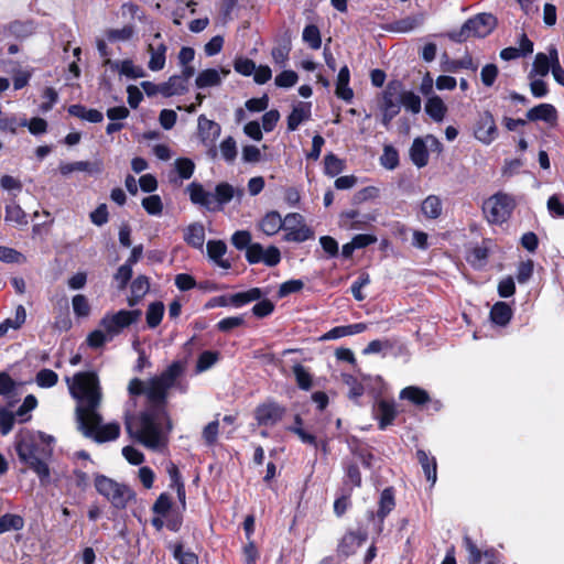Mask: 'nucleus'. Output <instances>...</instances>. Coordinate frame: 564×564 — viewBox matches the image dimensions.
Masks as SVG:
<instances>
[{
	"label": "nucleus",
	"mask_w": 564,
	"mask_h": 564,
	"mask_svg": "<svg viewBox=\"0 0 564 564\" xmlns=\"http://www.w3.org/2000/svg\"><path fill=\"white\" fill-rule=\"evenodd\" d=\"M65 380L70 395L77 401L76 422L83 435L97 443L117 440L120 425L117 422L102 424V416L98 411L102 402L98 376L91 371L78 372Z\"/></svg>",
	"instance_id": "nucleus-1"
},
{
	"label": "nucleus",
	"mask_w": 564,
	"mask_h": 564,
	"mask_svg": "<svg viewBox=\"0 0 564 564\" xmlns=\"http://www.w3.org/2000/svg\"><path fill=\"white\" fill-rule=\"evenodd\" d=\"M124 426L131 438L153 451H161L166 446L172 430L164 403L150 405L138 415L127 413Z\"/></svg>",
	"instance_id": "nucleus-2"
},
{
	"label": "nucleus",
	"mask_w": 564,
	"mask_h": 564,
	"mask_svg": "<svg viewBox=\"0 0 564 564\" xmlns=\"http://www.w3.org/2000/svg\"><path fill=\"white\" fill-rule=\"evenodd\" d=\"M55 438L42 432L22 431L17 435L15 451L19 459L32 469L42 485H47L51 471L47 459L53 454Z\"/></svg>",
	"instance_id": "nucleus-3"
},
{
	"label": "nucleus",
	"mask_w": 564,
	"mask_h": 564,
	"mask_svg": "<svg viewBox=\"0 0 564 564\" xmlns=\"http://www.w3.org/2000/svg\"><path fill=\"white\" fill-rule=\"evenodd\" d=\"M181 372L182 366L178 362H174L160 376L149 380L147 384L139 379H132L128 390L131 394L145 393L150 405L164 403L167 390L174 386Z\"/></svg>",
	"instance_id": "nucleus-4"
},
{
	"label": "nucleus",
	"mask_w": 564,
	"mask_h": 564,
	"mask_svg": "<svg viewBox=\"0 0 564 564\" xmlns=\"http://www.w3.org/2000/svg\"><path fill=\"white\" fill-rule=\"evenodd\" d=\"M496 24L497 20L492 14L480 13L467 20L460 30L451 32L448 36L455 42H464L471 36L485 37L491 33Z\"/></svg>",
	"instance_id": "nucleus-5"
},
{
	"label": "nucleus",
	"mask_w": 564,
	"mask_h": 564,
	"mask_svg": "<svg viewBox=\"0 0 564 564\" xmlns=\"http://www.w3.org/2000/svg\"><path fill=\"white\" fill-rule=\"evenodd\" d=\"M96 490L111 502L115 508L122 509L127 506L128 501L132 498L131 489L123 485L108 478L104 475H97L95 478Z\"/></svg>",
	"instance_id": "nucleus-6"
},
{
	"label": "nucleus",
	"mask_w": 564,
	"mask_h": 564,
	"mask_svg": "<svg viewBox=\"0 0 564 564\" xmlns=\"http://www.w3.org/2000/svg\"><path fill=\"white\" fill-rule=\"evenodd\" d=\"M140 310H120L118 312L106 313L99 322V327L108 332V334L115 338L124 328L137 323L141 317Z\"/></svg>",
	"instance_id": "nucleus-7"
},
{
	"label": "nucleus",
	"mask_w": 564,
	"mask_h": 564,
	"mask_svg": "<svg viewBox=\"0 0 564 564\" xmlns=\"http://www.w3.org/2000/svg\"><path fill=\"white\" fill-rule=\"evenodd\" d=\"M513 207L511 196L498 193L484 203L482 209L489 223L502 224L510 217Z\"/></svg>",
	"instance_id": "nucleus-8"
},
{
	"label": "nucleus",
	"mask_w": 564,
	"mask_h": 564,
	"mask_svg": "<svg viewBox=\"0 0 564 564\" xmlns=\"http://www.w3.org/2000/svg\"><path fill=\"white\" fill-rule=\"evenodd\" d=\"M282 229L285 230L284 240L286 241L303 242L314 236L313 230L305 225L304 218L297 213L285 216Z\"/></svg>",
	"instance_id": "nucleus-9"
},
{
	"label": "nucleus",
	"mask_w": 564,
	"mask_h": 564,
	"mask_svg": "<svg viewBox=\"0 0 564 564\" xmlns=\"http://www.w3.org/2000/svg\"><path fill=\"white\" fill-rule=\"evenodd\" d=\"M475 138L484 144L492 143L497 135V126L492 115L485 111L479 115L474 131Z\"/></svg>",
	"instance_id": "nucleus-10"
},
{
	"label": "nucleus",
	"mask_w": 564,
	"mask_h": 564,
	"mask_svg": "<svg viewBox=\"0 0 564 564\" xmlns=\"http://www.w3.org/2000/svg\"><path fill=\"white\" fill-rule=\"evenodd\" d=\"M161 33L156 32L152 41L148 43L147 51L150 55L148 67L152 72H159L165 66L167 46L161 41Z\"/></svg>",
	"instance_id": "nucleus-11"
},
{
	"label": "nucleus",
	"mask_w": 564,
	"mask_h": 564,
	"mask_svg": "<svg viewBox=\"0 0 564 564\" xmlns=\"http://www.w3.org/2000/svg\"><path fill=\"white\" fill-rule=\"evenodd\" d=\"M197 129L200 141L205 147L210 148V152L213 153V156H215L216 151L214 145L221 133L220 126L217 122L207 119L204 115H200L198 117Z\"/></svg>",
	"instance_id": "nucleus-12"
},
{
	"label": "nucleus",
	"mask_w": 564,
	"mask_h": 564,
	"mask_svg": "<svg viewBox=\"0 0 564 564\" xmlns=\"http://www.w3.org/2000/svg\"><path fill=\"white\" fill-rule=\"evenodd\" d=\"M285 409L275 402H267L256 409V420L259 425L273 426L282 420Z\"/></svg>",
	"instance_id": "nucleus-13"
},
{
	"label": "nucleus",
	"mask_w": 564,
	"mask_h": 564,
	"mask_svg": "<svg viewBox=\"0 0 564 564\" xmlns=\"http://www.w3.org/2000/svg\"><path fill=\"white\" fill-rule=\"evenodd\" d=\"M186 193L193 204L199 205L208 210H215L213 193L206 191L202 184L193 182L187 185Z\"/></svg>",
	"instance_id": "nucleus-14"
},
{
	"label": "nucleus",
	"mask_w": 564,
	"mask_h": 564,
	"mask_svg": "<svg viewBox=\"0 0 564 564\" xmlns=\"http://www.w3.org/2000/svg\"><path fill=\"white\" fill-rule=\"evenodd\" d=\"M213 195L216 210L221 209L224 205L228 204L235 197L240 200L243 196V189L223 182L216 185L215 193Z\"/></svg>",
	"instance_id": "nucleus-15"
},
{
	"label": "nucleus",
	"mask_w": 564,
	"mask_h": 564,
	"mask_svg": "<svg viewBox=\"0 0 564 564\" xmlns=\"http://www.w3.org/2000/svg\"><path fill=\"white\" fill-rule=\"evenodd\" d=\"M399 84L389 85L383 95L384 123L394 117L400 110Z\"/></svg>",
	"instance_id": "nucleus-16"
},
{
	"label": "nucleus",
	"mask_w": 564,
	"mask_h": 564,
	"mask_svg": "<svg viewBox=\"0 0 564 564\" xmlns=\"http://www.w3.org/2000/svg\"><path fill=\"white\" fill-rule=\"evenodd\" d=\"M375 416L379 421V429L386 430L397 416L394 402L387 400L378 401L375 406Z\"/></svg>",
	"instance_id": "nucleus-17"
},
{
	"label": "nucleus",
	"mask_w": 564,
	"mask_h": 564,
	"mask_svg": "<svg viewBox=\"0 0 564 564\" xmlns=\"http://www.w3.org/2000/svg\"><path fill=\"white\" fill-rule=\"evenodd\" d=\"M367 535L364 532H348L345 534L338 545V552L348 556L356 552L364 542L366 541Z\"/></svg>",
	"instance_id": "nucleus-18"
},
{
	"label": "nucleus",
	"mask_w": 564,
	"mask_h": 564,
	"mask_svg": "<svg viewBox=\"0 0 564 564\" xmlns=\"http://www.w3.org/2000/svg\"><path fill=\"white\" fill-rule=\"evenodd\" d=\"M350 72L347 66H343L339 69L336 80L335 94L339 99L350 102L354 98V91L349 87Z\"/></svg>",
	"instance_id": "nucleus-19"
},
{
	"label": "nucleus",
	"mask_w": 564,
	"mask_h": 564,
	"mask_svg": "<svg viewBox=\"0 0 564 564\" xmlns=\"http://www.w3.org/2000/svg\"><path fill=\"white\" fill-rule=\"evenodd\" d=\"M311 102H297L288 117V129L294 131L299 126L311 118Z\"/></svg>",
	"instance_id": "nucleus-20"
},
{
	"label": "nucleus",
	"mask_w": 564,
	"mask_h": 564,
	"mask_svg": "<svg viewBox=\"0 0 564 564\" xmlns=\"http://www.w3.org/2000/svg\"><path fill=\"white\" fill-rule=\"evenodd\" d=\"M184 241L196 249H202L205 242V228L199 223H194L184 229Z\"/></svg>",
	"instance_id": "nucleus-21"
},
{
	"label": "nucleus",
	"mask_w": 564,
	"mask_h": 564,
	"mask_svg": "<svg viewBox=\"0 0 564 564\" xmlns=\"http://www.w3.org/2000/svg\"><path fill=\"white\" fill-rule=\"evenodd\" d=\"M267 295V292L260 288H252L243 292L230 294L231 306L241 307L254 301H259Z\"/></svg>",
	"instance_id": "nucleus-22"
},
{
	"label": "nucleus",
	"mask_w": 564,
	"mask_h": 564,
	"mask_svg": "<svg viewBox=\"0 0 564 564\" xmlns=\"http://www.w3.org/2000/svg\"><path fill=\"white\" fill-rule=\"evenodd\" d=\"M421 213L426 219H437L443 213V202L437 195H429L421 203Z\"/></svg>",
	"instance_id": "nucleus-23"
},
{
	"label": "nucleus",
	"mask_w": 564,
	"mask_h": 564,
	"mask_svg": "<svg viewBox=\"0 0 564 564\" xmlns=\"http://www.w3.org/2000/svg\"><path fill=\"white\" fill-rule=\"evenodd\" d=\"M228 70H218L215 68H208L198 74L196 77V86L198 88H207L218 86L221 83L223 76H226Z\"/></svg>",
	"instance_id": "nucleus-24"
},
{
	"label": "nucleus",
	"mask_w": 564,
	"mask_h": 564,
	"mask_svg": "<svg viewBox=\"0 0 564 564\" xmlns=\"http://www.w3.org/2000/svg\"><path fill=\"white\" fill-rule=\"evenodd\" d=\"M227 251L226 245L220 240H210L207 242L208 257L220 268L227 270L230 268L228 260L224 259Z\"/></svg>",
	"instance_id": "nucleus-25"
},
{
	"label": "nucleus",
	"mask_w": 564,
	"mask_h": 564,
	"mask_svg": "<svg viewBox=\"0 0 564 564\" xmlns=\"http://www.w3.org/2000/svg\"><path fill=\"white\" fill-rule=\"evenodd\" d=\"M416 458L424 471V475L432 485L436 482L437 473H436V459L433 456H430L425 451L417 449Z\"/></svg>",
	"instance_id": "nucleus-26"
},
{
	"label": "nucleus",
	"mask_w": 564,
	"mask_h": 564,
	"mask_svg": "<svg viewBox=\"0 0 564 564\" xmlns=\"http://www.w3.org/2000/svg\"><path fill=\"white\" fill-rule=\"evenodd\" d=\"M527 118L531 121L553 122L556 120V109L550 104H541L531 108L527 112Z\"/></svg>",
	"instance_id": "nucleus-27"
},
{
	"label": "nucleus",
	"mask_w": 564,
	"mask_h": 564,
	"mask_svg": "<svg viewBox=\"0 0 564 564\" xmlns=\"http://www.w3.org/2000/svg\"><path fill=\"white\" fill-rule=\"evenodd\" d=\"M553 67V59L551 58V54L547 51V54L545 53H538L535 55L532 69L529 73V78H533L536 76L544 77L549 74L550 69L552 70Z\"/></svg>",
	"instance_id": "nucleus-28"
},
{
	"label": "nucleus",
	"mask_w": 564,
	"mask_h": 564,
	"mask_svg": "<svg viewBox=\"0 0 564 564\" xmlns=\"http://www.w3.org/2000/svg\"><path fill=\"white\" fill-rule=\"evenodd\" d=\"M106 64L110 65L112 69H116L126 77L135 79L140 78L144 75L143 69L139 66H135L131 59H124L121 62H111L109 58L106 61Z\"/></svg>",
	"instance_id": "nucleus-29"
},
{
	"label": "nucleus",
	"mask_w": 564,
	"mask_h": 564,
	"mask_svg": "<svg viewBox=\"0 0 564 564\" xmlns=\"http://www.w3.org/2000/svg\"><path fill=\"white\" fill-rule=\"evenodd\" d=\"M367 329V324L365 323H356L346 326H337L327 332L323 338L327 340L338 339L344 336L356 335L365 332Z\"/></svg>",
	"instance_id": "nucleus-30"
},
{
	"label": "nucleus",
	"mask_w": 564,
	"mask_h": 564,
	"mask_svg": "<svg viewBox=\"0 0 564 564\" xmlns=\"http://www.w3.org/2000/svg\"><path fill=\"white\" fill-rule=\"evenodd\" d=\"M426 113L436 122L443 121L447 112V107L441 97L433 95L425 104Z\"/></svg>",
	"instance_id": "nucleus-31"
},
{
	"label": "nucleus",
	"mask_w": 564,
	"mask_h": 564,
	"mask_svg": "<svg viewBox=\"0 0 564 564\" xmlns=\"http://www.w3.org/2000/svg\"><path fill=\"white\" fill-rule=\"evenodd\" d=\"M281 215L278 212L268 213L260 221V229L268 236L275 235L283 227Z\"/></svg>",
	"instance_id": "nucleus-32"
},
{
	"label": "nucleus",
	"mask_w": 564,
	"mask_h": 564,
	"mask_svg": "<svg viewBox=\"0 0 564 564\" xmlns=\"http://www.w3.org/2000/svg\"><path fill=\"white\" fill-rule=\"evenodd\" d=\"M150 290V282L145 275L137 276L131 283V297L129 305H135Z\"/></svg>",
	"instance_id": "nucleus-33"
},
{
	"label": "nucleus",
	"mask_w": 564,
	"mask_h": 564,
	"mask_svg": "<svg viewBox=\"0 0 564 564\" xmlns=\"http://www.w3.org/2000/svg\"><path fill=\"white\" fill-rule=\"evenodd\" d=\"M400 399L409 400L413 404L422 405L430 401L429 393L422 388L410 386L400 391Z\"/></svg>",
	"instance_id": "nucleus-34"
},
{
	"label": "nucleus",
	"mask_w": 564,
	"mask_h": 564,
	"mask_svg": "<svg viewBox=\"0 0 564 564\" xmlns=\"http://www.w3.org/2000/svg\"><path fill=\"white\" fill-rule=\"evenodd\" d=\"M410 155L412 162L417 167H423L427 164L429 161V153L426 150V143L424 140L417 138L413 141L412 147L410 149Z\"/></svg>",
	"instance_id": "nucleus-35"
},
{
	"label": "nucleus",
	"mask_w": 564,
	"mask_h": 564,
	"mask_svg": "<svg viewBox=\"0 0 564 564\" xmlns=\"http://www.w3.org/2000/svg\"><path fill=\"white\" fill-rule=\"evenodd\" d=\"M395 500L392 488H386L380 496L379 509L377 517L380 522H383L384 518L394 509Z\"/></svg>",
	"instance_id": "nucleus-36"
},
{
	"label": "nucleus",
	"mask_w": 564,
	"mask_h": 564,
	"mask_svg": "<svg viewBox=\"0 0 564 564\" xmlns=\"http://www.w3.org/2000/svg\"><path fill=\"white\" fill-rule=\"evenodd\" d=\"M511 316V307L505 302H497L490 311L491 321L500 326L507 325Z\"/></svg>",
	"instance_id": "nucleus-37"
},
{
	"label": "nucleus",
	"mask_w": 564,
	"mask_h": 564,
	"mask_svg": "<svg viewBox=\"0 0 564 564\" xmlns=\"http://www.w3.org/2000/svg\"><path fill=\"white\" fill-rule=\"evenodd\" d=\"M26 312L22 305L15 308L13 318H7L0 324V337H3L10 328L19 329L25 322Z\"/></svg>",
	"instance_id": "nucleus-38"
},
{
	"label": "nucleus",
	"mask_w": 564,
	"mask_h": 564,
	"mask_svg": "<svg viewBox=\"0 0 564 564\" xmlns=\"http://www.w3.org/2000/svg\"><path fill=\"white\" fill-rule=\"evenodd\" d=\"M163 96L171 97L174 95L183 94L187 85L184 83L183 77H178L177 75L171 76L167 82L162 83Z\"/></svg>",
	"instance_id": "nucleus-39"
},
{
	"label": "nucleus",
	"mask_w": 564,
	"mask_h": 564,
	"mask_svg": "<svg viewBox=\"0 0 564 564\" xmlns=\"http://www.w3.org/2000/svg\"><path fill=\"white\" fill-rule=\"evenodd\" d=\"M4 220L7 223H12L17 226H25L28 224L25 213L17 204H10L6 207Z\"/></svg>",
	"instance_id": "nucleus-40"
},
{
	"label": "nucleus",
	"mask_w": 564,
	"mask_h": 564,
	"mask_svg": "<svg viewBox=\"0 0 564 564\" xmlns=\"http://www.w3.org/2000/svg\"><path fill=\"white\" fill-rule=\"evenodd\" d=\"M164 314V305L162 302L151 303L147 310V324L149 327H156L163 317Z\"/></svg>",
	"instance_id": "nucleus-41"
},
{
	"label": "nucleus",
	"mask_w": 564,
	"mask_h": 564,
	"mask_svg": "<svg viewBox=\"0 0 564 564\" xmlns=\"http://www.w3.org/2000/svg\"><path fill=\"white\" fill-rule=\"evenodd\" d=\"M400 105L412 113H419L421 111V99L413 91L400 93Z\"/></svg>",
	"instance_id": "nucleus-42"
},
{
	"label": "nucleus",
	"mask_w": 564,
	"mask_h": 564,
	"mask_svg": "<svg viewBox=\"0 0 564 564\" xmlns=\"http://www.w3.org/2000/svg\"><path fill=\"white\" fill-rule=\"evenodd\" d=\"M134 35L132 25H124L121 29H110L106 32V36L110 42H126Z\"/></svg>",
	"instance_id": "nucleus-43"
},
{
	"label": "nucleus",
	"mask_w": 564,
	"mask_h": 564,
	"mask_svg": "<svg viewBox=\"0 0 564 564\" xmlns=\"http://www.w3.org/2000/svg\"><path fill=\"white\" fill-rule=\"evenodd\" d=\"M23 528V519L17 514H3L0 517V534L10 530H21Z\"/></svg>",
	"instance_id": "nucleus-44"
},
{
	"label": "nucleus",
	"mask_w": 564,
	"mask_h": 564,
	"mask_svg": "<svg viewBox=\"0 0 564 564\" xmlns=\"http://www.w3.org/2000/svg\"><path fill=\"white\" fill-rule=\"evenodd\" d=\"M113 338L108 334V332L100 327L98 329L93 330L87 336L86 340L89 347L99 348L104 346L107 341H110Z\"/></svg>",
	"instance_id": "nucleus-45"
},
{
	"label": "nucleus",
	"mask_w": 564,
	"mask_h": 564,
	"mask_svg": "<svg viewBox=\"0 0 564 564\" xmlns=\"http://www.w3.org/2000/svg\"><path fill=\"white\" fill-rule=\"evenodd\" d=\"M303 41L306 42L311 48L318 50L322 45L321 33L316 25H307L303 30Z\"/></svg>",
	"instance_id": "nucleus-46"
},
{
	"label": "nucleus",
	"mask_w": 564,
	"mask_h": 564,
	"mask_svg": "<svg viewBox=\"0 0 564 564\" xmlns=\"http://www.w3.org/2000/svg\"><path fill=\"white\" fill-rule=\"evenodd\" d=\"M421 23H422V18H420V17H406L404 19L395 21L392 24L391 30L395 31V32L406 33V32L414 30Z\"/></svg>",
	"instance_id": "nucleus-47"
},
{
	"label": "nucleus",
	"mask_w": 564,
	"mask_h": 564,
	"mask_svg": "<svg viewBox=\"0 0 564 564\" xmlns=\"http://www.w3.org/2000/svg\"><path fill=\"white\" fill-rule=\"evenodd\" d=\"M325 174L334 177L344 170V162L338 159L335 154L328 153L324 158Z\"/></svg>",
	"instance_id": "nucleus-48"
},
{
	"label": "nucleus",
	"mask_w": 564,
	"mask_h": 564,
	"mask_svg": "<svg viewBox=\"0 0 564 564\" xmlns=\"http://www.w3.org/2000/svg\"><path fill=\"white\" fill-rule=\"evenodd\" d=\"M221 158L227 162H234L237 156V144L232 137H228L219 144Z\"/></svg>",
	"instance_id": "nucleus-49"
},
{
	"label": "nucleus",
	"mask_w": 564,
	"mask_h": 564,
	"mask_svg": "<svg viewBox=\"0 0 564 564\" xmlns=\"http://www.w3.org/2000/svg\"><path fill=\"white\" fill-rule=\"evenodd\" d=\"M174 167L181 180H188L194 173L195 164L191 159L183 158L174 162Z\"/></svg>",
	"instance_id": "nucleus-50"
},
{
	"label": "nucleus",
	"mask_w": 564,
	"mask_h": 564,
	"mask_svg": "<svg viewBox=\"0 0 564 564\" xmlns=\"http://www.w3.org/2000/svg\"><path fill=\"white\" fill-rule=\"evenodd\" d=\"M380 163L383 167L388 170H393L399 164V154L397 150L391 145H386L383 148V153L380 158Z\"/></svg>",
	"instance_id": "nucleus-51"
},
{
	"label": "nucleus",
	"mask_w": 564,
	"mask_h": 564,
	"mask_svg": "<svg viewBox=\"0 0 564 564\" xmlns=\"http://www.w3.org/2000/svg\"><path fill=\"white\" fill-rule=\"evenodd\" d=\"M58 376L51 369H42L37 372L35 382L41 388H51L57 383Z\"/></svg>",
	"instance_id": "nucleus-52"
},
{
	"label": "nucleus",
	"mask_w": 564,
	"mask_h": 564,
	"mask_svg": "<svg viewBox=\"0 0 564 564\" xmlns=\"http://www.w3.org/2000/svg\"><path fill=\"white\" fill-rule=\"evenodd\" d=\"M37 405V400L33 394H29L24 398L23 403L20 405V408L15 412V416L20 419L21 422H26L30 420V415H28L29 412L34 410Z\"/></svg>",
	"instance_id": "nucleus-53"
},
{
	"label": "nucleus",
	"mask_w": 564,
	"mask_h": 564,
	"mask_svg": "<svg viewBox=\"0 0 564 564\" xmlns=\"http://www.w3.org/2000/svg\"><path fill=\"white\" fill-rule=\"evenodd\" d=\"M73 311L78 317H87L90 314V305L83 294H77L72 300Z\"/></svg>",
	"instance_id": "nucleus-54"
},
{
	"label": "nucleus",
	"mask_w": 564,
	"mask_h": 564,
	"mask_svg": "<svg viewBox=\"0 0 564 564\" xmlns=\"http://www.w3.org/2000/svg\"><path fill=\"white\" fill-rule=\"evenodd\" d=\"M142 206L153 216H159L162 214L163 205L159 195H150L142 199Z\"/></svg>",
	"instance_id": "nucleus-55"
},
{
	"label": "nucleus",
	"mask_w": 564,
	"mask_h": 564,
	"mask_svg": "<svg viewBox=\"0 0 564 564\" xmlns=\"http://www.w3.org/2000/svg\"><path fill=\"white\" fill-rule=\"evenodd\" d=\"M549 52L553 59L552 75L560 85L564 86V69L560 64L557 50L555 46L551 45Z\"/></svg>",
	"instance_id": "nucleus-56"
},
{
	"label": "nucleus",
	"mask_w": 564,
	"mask_h": 564,
	"mask_svg": "<svg viewBox=\"0 0 564 564\" xmlns=\"http://www.w3.org/2000/svg\"><path fill=\"white\" fill-rule=\"evenodd\" d=\"M132 276V268L130 263H124L120 265L113 276L115 281L117 282V286L120 290H123L129 280Z\"/></svg>",
	"instance_id": "nucleus-57"
},
{
	"label": "nucleus",
	"mask_w": 564,
	"mask_h": 564,
	"mask_svg": "<svg viewBox=\"0 0 564 564\" xmlns=\"http://www.w3.org/2000/svg\"><path fill=\"white\" fill-rule=\"evenodd\" d=\"M293 372L297 382V386L303 390H308L312 386L311 375L305 370L302 365H295Z\"/></svg>",
	"instance_id": "nucleus-58"
},
{
	"label": "nucleus",
	"mask_w": 564,
	"mask_h": 564,
	"mask_svg": "<svg viewBox=\"0 0 564 564\" xmlns=\"http://www.w3.org/2000/svg\"><path fill=\"white\" fill-rule=\"evenodd\" d=\"M173 554L178 564H198L197 555L191 551H184L182 545L175 546Z\"/></svg>",
	"instance_id": "nucleus-59"
},
{
	"label": "nucleus",
	"mask_w": 564,
	"mask_h": 564,
	"mask_svg": "<svg viewBox=\"0 0 564 564\" xmlns=\"http://www.w3.org/2000/svg\"><path fill=\"white\" fill-rule=\"evenodd\" d=\"M299 76L294 70H283L275 77V85L282 88H290L297 83Z\"/></svg>",
	"instance_id": "nucleus-60"
},
{
	"label": "nucleus",
	"mask_w": 564,
	"mask_h": 564,
	"mask_svg": "<svg viewBox=\"0 0 564 564\" xmlns=\"http://www.w3.org/2000/svg\"><path fill=\"white\" fill-rule=\"evenodd\" d=\"M370 283V276L368 273H362L358 276V279L352 283L350 290L351 293L357 301H362L365 295L362 293V288L367 286Z\"/></svg>",
	"instance_id": "nucleus-61"
},
{
	"label": "nucleus",
	"mask_w": 564,
	"mask_h": 564,
	"mask_svg": "<svg viewBox=\"0 0 564 564\" xmlns=\"http://www.w3.org/2000/svg\"><path fill=\"white\" fill-rule=\"evenodd\" d=\"M274 310V304L268 299H261L252 307V313L259 318L269 316Z\"/></svg>",
	"instance_id": "nucleus-62"
},
{
	"label": "nucleus",
	"mask_w": 564,
	"mask_h": 564,
	"mask_svg": "<svg viewBox=\"0 0 564 564\" xmlns=\"http://www.w3.org/2000/svg\"><path fill=\"white\" fill-rule=\"evenodd\" d=\"M256 63L252 59L249 58H237L235 61V70L243 76H250L256 70Z\"/></svg>",
	"instance_id": "nucleus-63"
},
{
	"label": "nucleus",
	"mask_w": 564,
	"mask_h": 564,
	"mask_svg": "<svg viewBox=\"0 0 564 564\" xmlns=\"http://www.w3.org/2000/svg\"><path fill=\"white\" fill-rule=\"evenodd\" d=\"M290 51L291 47L290 44L288 43L274 46L271 52L272 59L274 61V63L279 65H284L285 62L289 59Z\"/></svg>",
	"instance_id": "nucleus-64"
}]
</instances>
